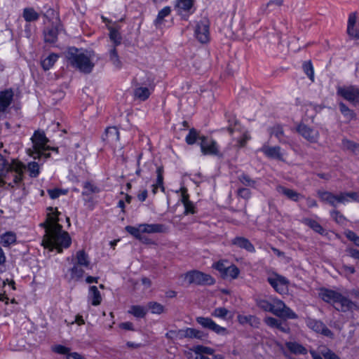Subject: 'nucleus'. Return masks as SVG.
<instances>
[{
    "label": "nucleus",
    "mask_w": 359,
    "mask_h": 359,
    "mask_svg": "<svg viewBox=\"0 0 359 359\" xmlns=\"http://www.w3.org/2000/svg\"><path fill=\"white\" fill-rule=\"evenodd\" d=\"M339 106L341 113L346 118L348 121L355 118L356 115L355 112L352 109H349L344 103L340 102Z\"/></svg>",
    "instance_id": "58836bf2"
},
{
    "label": "nucleus",
    "mask_w": 359,
    "mask_h": 359,
    "mask_svg": "<svg viewBox=\"0 0 359 359\" xmlns=\"http://www.w3.org/2000/svg\"><path fill=\"white\" fill-rule=\"evenodd\" d=\"M71 279L79 280L83 277L84 271L79 265L75 264L74 266L70 269Z\"/></svg>",
    "instance_id": "49530a36"
},
{
    "label": "nucleus",
    "mask_w": 359,
    "mask_h": 359,
    "mask_svg": "<svg viewBox=\"0 0 359 359\" xmlns=\"http://www.w3.org/2000/svg\"><path fill=\"white\" fill-rule=\"evenodd\" d=\"M196 322L200 324L203 327L209 329L218 334H224L226 332V329L213 321L210 318L197 317Z\"/></svg>",
    "instance_id": "2eb2a0df"
},
{
    "label": "nucleus",
    "mask_w": 359,
    "mask_h": 359,
    "mask_svg": "<svg viewBox=\"0 0 359 359\" xmlns=\"http://www.w3.org/2000/svg\"><path fill=\"white\" fill-rule=\"evenodd\" d=\"M285 346L291 353L296 355H306L307 353L306 348L295 341L286 342Z\"/></svg>",
    "instance_id": "7c9ffc66"
},
{
    "label": "nucleus",
    "mask_w": 359,
    "mask_h": 359,
    "mask_svg": "<svg viewBox=\"0 0 359 359\" xmlns=\"http://www.w3.org/2000/svg\"><path fill=\"white\" fill-rule=\"evenodd\" d=\"M337 95L348 101L354 106L359 104V88L356 86H339L337 90Z\"/></svg>",
    "instance_id": "9d476101"
},
{
    "label": "nucleus",
    "mask_w": 359,
    "mask_h": 359,
    "mask_svg": "<svg viewBox=\"0 0 359 359\" xmlns=\"http://www.w3.org/2000/svg\"><path fill=\"white\" fill-rule=\"evenodd\" d=\"M191 350L199 355L203 354L212 355L215 352L212 348L201 345L194 346Z\"/></svg>",
    "instance_id": "09e8293b"
},
{
    "label": "nucleus",
    "mask_w": 359,
    "mask_h": 359,
    "mask_svg": "<svg viewBox=\"0 0 359 359\" xmlns=\"http://www.w3.org/2000/svg\"><path fill=\"white\" fill-rule=\"evenodd\" d=\"M57 29L55 27L47 28L44 31V39L46 42L55 43L57 38Z\"/></svg>",
    "instance_id": "f704fd0d"
},
{
    "label": "nucleus",
    "mask_w": 359,
    "mask_h": 359,
    "mask_svg": "<svg viewBox=\"0 0 359 359\" xmlns=\"http://www.w3.org/2000/svg\"><path fill=\"white\" fill-rule=\"evenodd\" d=\"M156 172H157V179H156V183L154 185L161 188L162 191H164L163 168L161 167H158L157 168Z\"/></svg>",
    "instance_id": "13d9d810"
},
{
    "label": "nucleus",
    "mask_w": 359,
    "mask_h": 359,
    "mask_svg": "<svg viewBox=\"0 0 359 359\" xmlns=\"http://www.w3.org/2000/svg\"><path fill=\"white\" fill-rule=\"evenodd\" d=\"M171 333L174 334L175 337L179 339L187 338V335H188L187 328L183 329V330H179L175 331V332H171Z\"/></svg>",
    "instance_id": "338daca9"
},
{
    "label": "nucleus",
    "mask_w": 359,
    "mask_h": 359,
    "mask_svg": "<svg viewBox=\"0 0 359 359\" xmlns=\"http://www.w3.org/2000/svg\"><path fill=\"white\" fill-rule=\"evenodd\" d=\"M201 137V136L198 135V132L194 128H191L186 137V142L188 144H193L198 139L200 140Z\"/></svg>",
    "instance_id": "603ef678"
},
{
    "label": "nucleus",
    "mask_w": 359,
    "mask_h": 359,
    "mask_svg": "<svg viewBox=\"0 0 359 359\" xmlns=\"http://www.w3.org/2000/svg\"><path fill=\"white\" fill-rule=\"evenodd\" d=\"M232 244L246 250L248 252H254L255 249L250 241L244 237H236L232 240Z\"/></svg>",
    "instance_id": "bb28decb"
},
{
    "label": "nucleus",
    "mask_w": 359,
    "mask_h": 359,
    "mask_svg": "<svg viewBox=\"0 0 359 359\" xmlns=\"http://www.w3.org/2000/svg\"><path fill=\"white\" fill-rule=\"evenodd\" d=\"M270 133L271 135H274L276 137H278L279 139L280 142H281V138L283 136V130L281 126H276L273 127L271 129Z\"/></svg>",
    "instance_id": "680f3d73"
},
{
    "label": "nucleus",
    "mask_w": 359,
    "mask_h": 359,
    "mask_svg": "<svg viewBox=\"0 0 359 359\" xmlns=\"http://www.w3.org/2000/svg\"><path fill=\"white\" fill-rule=\"evenodd\" d=\"M58 58L57 55L50 54L41 62V66L44 70L50 69Z\"/></svg>",
    "instance_id": "37998d69"
},
{
    "label": "nucleus",
    "mask_w": 359,
    "mask_h": 359,
    "mask_svg": "<svg viewBox=\"0 0 359 359\" xmlns=\"http://www.w3.org/2000/svg\"><path fill=\"white\" fill-rule=\"evenodd\" d=\"M268 281L277 292L284 294L287 291L288 281L284 277L276 276L269 278Z\"/></svg>",
    "instance_id": "6ab92c4d"
},
{
    "label": "nucleus",
    "mask_w": 359,
    "mask_h": 359,
    "mask_svg": "<svg viewBox=\"0 0 359 359\" xmlns=\"http://www.w3.org/2000/svg\"><path fill=\"white\" fill-rule=\"evenodd\" d=\"M331 216L337 223H343L345 220V217L337 210L332 211Z\"/></svg>",
    "instance_id": "69168bd1"
},
{
    "label": "nucleus",
    "mask_w": 359,
    "mask_h": 359,
    "mask_svg": "<svg viewBox=\"0 0 359 359\" xmlns=\"http://www.w3.org/2000/svg\"><path fill=\"white\" fill-rule=\"evenodd\" d=\"M31 140L33 146L32 148L27 149V154L34 159L40 158L42 156H44L46 158H49L50 156V153H46L49 150L57 152V148L50 147L47 145L48 140L43 132L35 131Z\"/></svg>",
    "instance_id": "39448f33"
},
{
    "label": "nucleus",
    "mask_w": 359,
    "mask_h": 359,
    "mask_svg": "<svg viewBox=\"0 0 359 359\" xmlns=\"http://www.w3.org/2000/svg\"><path fill=\"white\" fill-rule=\"evenodd\" d=\"M184 215H189V214H194L195 213V207L194 204L191 202L187 203L184 205Z\"/></svg>",
    "instance_id": "774afa93"
},
{
    "label": "nucleus",
    "mask_w": 359,
    "mask_h": 359,
    "mask_svg": "<svg viewBox=\"0 0 359 359\" xmlns=\"http://www.w3.org/2000/svg\"><path fill=\"white\" fill-rule=\"evenodd\" d=\"M53 351L59 354L65 355V359H85V357L76 352H71L68 347L57 345Z\"/></svg>",
    "instance_id": "393cba45"
},
{
    "label": "nucleus",
    "mask_w": 359,
    "mask_h": 359,
    "mask_svg": "<svg viewBox=\"0 0 359 359\" xmlns=\"http://www.w3.org/2000/svg\"><path fill=\"white\" fill-rule=\"evenodd\" d=\"M297 131L302 137L311 143L318 142L320 137L319 131L316 128L304 123H301L297 127Z\"/></svg>",
    "instance_id": "f8f14e48"
},
{
    "label": "nucleus",
    "mask_w": 359,
    "mask_h": 359,
    "mask_svg": "<svg viewBox=\"0 0 359 359\" xmlns=\"http://www.w3.org/2000/svg\"><path fill=\"white\" fill-rule=\"evenodd\" d=\"M239 182L245 187L256 188L257 182L246 174H242L238 177Z\"/></svg>",
    "instance_id": "c03bdc74"
},
{
    "label": "nucleus",
    "mask_w": 359,
    "mask_h": 359,
    "mask_svg": "<svg viewBox=\"0 0 359 359\" xmlns=\"http://www.w3.org/2000/svg\"><path fill=\"white\" fill-rule=\"evenodd\" d=\"M276 190L280 194L285 196L288 199L294 202H297L299 199L303 198V196L297 191L285 187L278 186Z\"/></svg>",
    "instance_id": "b1692460"
},
{
    "label": "nucleus",
    "mask_w": 359,
    "mask_h": 359,
    "mask_svg": "<svg viewBox=\"0 0 359 359\" xmlns=\"http://www.w3.org/2000/svg\"><path fill=\"white\" fill-rule=\"evenodd\" d=\"M23 17L27 22H33L39 19V15L33 8H27L23 11Z\"/></svg>",
    "instance_id": "a19ab883"
},
{
    "label": "nucleus",
    "mask_w": 359,
    "mask_h": 359,
    "mask_svg": "<svg viewBox=\"0 0 359 359\" xmlns=\"http://www.w3.org/2000/svg\"><path fill=\"white\" fill-rule=\"evenodd\" d=\"M83 187L85 189V191L83 192V194H89L90 193H95L97 192V187L93 185L90 182H85Z\"/></svg>",
    "instance_id": "0e129e2a"
},
{
    "label": "nucleus",
    "mask_w": 359,
    "mask_h": 359,
    "mask_svg": "<svg viewBox=\"0 0 359 359\" xmlns=\"http://www.w3.org/2000/svg\"><path fill=\"white\" fill-rule=\"evenodd\" d=\"M152 88L140 86L135 88L134 95L135 98L144 101L149 97Z\"/></svg>",
    "instance_id": "473e14b6"
},
{
    "label": "nucleus",
    "mask_w": 359,
    "mask_h": 359,
    "mask_svg": "<svg viewBox=\"0 0 359 359\" xmlns=\"http://www.w3.org/2000/svg\"><path fill=\"white\" fill-rule=\"evenodd\" d=\"M310 353L313 359H340L334 353L327 348L321 350L319 353L314 351H311Z\"/></svg>",
    "instance_id": "c85d7f7f"
},
{
    "label": "nucleus",
    "mask_w": 359,
    "mask_h": 359,
    "mask_svg": "<svg viewBox=\"0 0 359 359\" xmlns=\"http://www.w3.org/2000/svg\"><path fill=\"white\" fill-rule=\"evenodd\" d=\"M319 295L323 301L332 304L338 311L346 312L357 309V305L353 302L337 291L322 289Z\"/></svg>",
    "instance_id": "20e7f679"
},
{
    "label": "nucleus",
    "mask_w": 359,
    "mask_h": 359,
    "mask_svg": "<svg viewBox=\"0 0 359 359\" xmlns=\"http://www.w3.org/2000/svg\"><path fill=\"white\" fill-rule=\"evenodd\" d=\"M346 237L352 241L355 245L359 247V236L351 230H346L344 232Z\"/></svg>",
    "instance_id": "4d7b16f0"
},
{
    "label": "nucleus",
    "mask_w": 359,
    "mask_h": 359,
    "mask_svg": "<svg viewBox=\"0 0 359 359\" xmlns=\"http://www.w3.org/2000/svg\"><path fill=\"white\" fill-rule=\"evenodd\" d=\"M306 324L309 329L317 333H321L330 338H333L334 337L332 332L320 320L307 317L306 318Z\"/></svg>",
    "instance_id": "ddd939ff"
},
{
    "label": "nucleus",
    "mask_w": 359,
    "mask_h": 359,
    "mask_svg": "<svg viewBox=\"0 0 359 359\" xmlns=\"http://www.w3.org/2000/svg\"><path fill=\"white\" fill-rule=\"evenodd\" d=\"M126 230L134 237L140 238L142 233L141 224H140L137 227L127 226H126Z\"/></svg>",
    "instance_id": "6e6d98bb"
},
{
    "label": "nucleus",
    "mask_w": 359,
    "mask_h": 359,
    "mask_svg": "<svg viewBox=\"0 0 359 359\" xmlns=\"http://www.w3.org/2000/svg\"><path fill=\"white\" fill-rule=\"evenodd\" d=\"M230 122V121H229ZM228 130L230 134H233L236 131H240L241 133V137L237 138V144L238 147H243L245 146L247 142L250 139V135L248 134L247 131H241V127L238 122L236 120L234 121L233 125L229 123V126L228 127Z\"/></svg>",
    "instance_id": "aec40b11"
},
{
    "label": "nucleus",
    "mask_w": 359,
    "mask_h": 359,
    "mask_svg": "<svg viewBox=\"0 0 359 359\" xmlns=\"http://www.w3.org/2000/svg\"><path fill=\"white\" fill-rule=\"evenodd\" d=\"M303 222L316 232L320 234L323 233L324 229L318 222L311 219L306 218L303 219Z\"/></svg>",
    "instance_id": "79ce46f5"
},
{
    "label": "nucleus",
    "mask_w": 359,
    "mask_h": 359,
    "mask_svg": "<svg viewBox=\"0 0 359 359\" xmlns=\"http://www.w3.org/2000/svg\"><path fill=\"white\" fill-rule=\"evenodd\" d=\"M25 165L17 161L13 160L8 165L7 168L0 173V187L13 188L18 186L23 179Z\"/></svg>",
    "instance_id": "7ed1b4c3"
},
{
    "label": "nucleus",
    "mask_w": 359,
    "mask_h": 359,
    "mask_svg": "<svg viewBox=\"0 0 359 359\" xmlns=\"http://www.w3.org/2000/svg\"><path fill=\"white\" fill-rule=\"evenodd\" d=\"M229 313V310L224 307H219L215 309L212 313V316L216 318H220L224 319Z\"/></svg>",
    "instance_id": "864d4df0"
},
{
    "label": "nucleus",
    "mask_w": 359,
    "mask_h": 359,
    "mask_svg": "<svg viewBox=\"0 0 359 359\" xmlns=\"http://www.w3.org/2000/svg\"><path fill=\"white\" fill-rule=\"evenodd\" d=\"M318 196L321 201L328 203L332 207H337L339 203L346 204L351 201H359L358 192H340L334 194L330 191H318Z\"/></svg>",
    "instance_id": "423d86ee"
},
{
    "label": "nucleus",
    "mask_w": 359,
    "mask_h": 359,
    "mask_svg": "<svg viewBox=\"0 0 359 359\" xmlns=\"http://www.w3.org/2000/svg\"><path fill=\"white\" fill-rule=\"evenodd\" d=\"M264 321L269 327L271 328H276L285 333H288L290 332L289 326L282 320L273 317H266Z\"/></svg>",
    "instance_id": "5701e85b"
},
{
    "label": "nucleus",
    "mask_w": 359,
    "mask_h": 359,
    "mask_svg": "<svg viewBox=\"0 0 359 359\" xmlns=\"http://www.w3.org/2000/svg\"><path fill=\"white\" fill-rule=\"evenodd\" d=\"M147 308L151 311V312L154 314H161L164 313L165 308L164 306L156 302H150L147 304Z\"/></svg>",
    "instance_id": "a18cd8bd"
},
{
    "label": "nucleus",
    "mask_w": 359,
    "mask_h": 359,
    "mask_svg": "<svg viewBox=\"0 0 359 359\" xmlns=\"http://www.w3.org/2000/svg\"><path fill=\"white\" fill-rule=\"evenodd\" d=\"M102 140L114 147V153L119 156H123L122 147L118 144L119 132L116 127H108L102 135Z\"/></svg>",
    "instance_id": "1a4fd4ad"
},
{
    "label": "nucleus",
    "mask_w": 359,
    "mask_h": 359,
    "mask_svg": "<svg viewBox=\"0 0 359 359\" xmlns=\"http://www.w3.org/2000/svg\"><path fill=\"white\" fill-rule=\"evenodd\" d=\"M200 147L204 155H217L219 153L217 143L215 140L205 136L200 137Z\"/></svg>",
    "instance_id": "4468645a"
},
{
    "label": "nucleus",
    "mask_w": 359,
    "mask_h": 359,
    "mask_svg": "<svg viewBox=\"0 0 359 359\" xmlns=\"http://www.w3.org/2000/svg\"><path fill=\"white\" fill-rule=\"evenodd\" d=\"M32 177H36L40 173V167L36 162H30L25 166Z\"/></svg>",
    "instance_id": "de8ad7c7"
},
{
    "label": "nucleus",
    "mask_w": 359,
    "mask_h": 359,
    "mask_svg": "<svg viewBox=\"0 0 359 359\" xmlns=\"http://www.w3.org/2000/svg\"><path fill=\"white\" fill-rule=\"evenodd\" d=\"M347 32L351 38L359 39V22H357L356 15L353 13L348 18Z\"/></svg>",
    "instance_id": "4be33fe9"
},
{
    "label": "nucleus",
    "mask_w": 359,
    "mask_h": 359,
    "mask_svg": "<svg viewBox=\"0 0 359 359\" xmlns=\"http://www.w3.org/2000/svg\"><path fill=\"white\" fill-rule=\"evenodd\" d=\"M142 233H163L166 231V227L161 224H142Z\"/></svg>",
    "instance_id": "a878e982"
},
{
    "label": "nucleus",
    "mask_w": 359,
    "mask_h": 359,
    "mask_svg": "<svg viewBox=\"0 0 359 359\" xmlns=\"http://www.w3.org/2000/svg\"><path fill=\"white\" fill-rule=\"evenodd\" d=\"M237 194L245 200H248L251 197V191L248 188H239L237 191Z\"/></svg>",
    "instance_id": "e2e57ef3"
},
{
    "label": "nucleus",
    "mask_w": 359,
    "mask_h": 359,
    "mask_svg": "<svg viewBox=\"0 0 359 359\" xmlns=\"http://www.w3.org/2000/svg\"><path fill=\"white\" fill-rule=\"evenodd\" d=\"M194 0H177L175 10L183 18L188 17L194 12Z\"/></svg>",
    "instance_id": "dca6fc26"
},
{
    "label": "nucleus",
    "mask_w": 359,
    "mask_h": 359,
    "mask_svg": "<svg viewBox=\"0 0 359 359\" xmlns=\"http://www.w3.org/2000/svg\"><path fill=\"white\" fill-rule=\"evenodd\" d=\"M109 38L111 41L114 43V46L121 44V36L118 31L114 28H109Z\"/></svg>",
    "instance_id": "3c124183"
},
{
    "label": "nucleus",
    "mask_w": 359,
    "mask_h": 359,
    "mask_svg": "<svg viewBox=\"0 0 359 359\" xmlns=\"http://www.w3.org/2000/svg\"><path fill=\"white\" fill-rule=\"evenodd\" d=\"M237 318L238 323L243 325L249 324L252 327H258L260 324L259 319L252 315L244 316L239 314Z\"/></svg>",
    "instance_id": "cd10ccee"
},
{
    "label": "nucleus",
    "mask_w": 359,
    "mask_h": 359,
    "mask_svg": "<svg viewBox=\"0 0 359 359\" xmlns=\"http://www.w3.org/2000/svg\"><path fill=\"white\" fill-rule=\"evenodd\" d=\"M260 151L269 158L283 161L285 152L278 146L271 147L265 144L262 147Z\"/></svg>",
    "instance_id": "a211bd4d"
},
{
    "label": "nucleus",
    "mask_w": 359,
    "mask_h": 359,
    "mask_svg": "<svg viewBox=\"0 0 359 359\" xmlns=\"http://www.w3.org/2000/svg\"><path fill=\"white\" fill-rule=\"evenodd\" d=\"M47 218L41 226L45 228V235L42 241V245L50 250H56L57 252H62L63 248H68L72 243L69 233L62 230V226L59 222L60 212L57 208L49 207L47 208Z\"/></svg>",
    "instance_id": "f257e3e1"
},
{
    "label": "nucleus",
    "mask_w": 359,
    "mask_h": 359,
    "mask_svg": "<svg viewBox=\"0 0 359 359\" xmlns=\"http://www.w3.org/2000/svg\"><path fill=\"white\" fill-rule=\"evenodd\" d=\"M147 310L142 306L133 305L131 306L128 313L133 315L136 318H144L147 314Z\"/></svg>",
    "instance_id": "e433bc0d"
},
{
    "label": "nucleus",
    "mask_w": 359,
    "mask_h": 359,
    "mask_svg": "<svg viewBox=\"0 0 359 359\" xmlns=\"http://www.w3.org/2000/svg\"><path fill=\"white\" fill-rule=\"evenodd\" d=\"M257 306L264 311L271 312L272 309V300L270 302L265 299H257Z\"/></svg>",
    "instance_id": "8fccbe9b"
},
{
    "label": "nucleus",
    "mask_w": 359,
    "mask_h": 359,
    "mask_svg": "<svg viewBox=\"0 0 359 359\" xmlns=\"http://www.w3.org/2000/svg\"><path fill=\"white\" fill-rule=\"evenodd\" d=\"M195 34L201 43H206L209 40V23L203 20L198 22L195 29Z\"/></svg>",
    "instance_id": "f3484780"
},
{
    "label": "nucleus",
    "mask_w": 359,
    "mask_h": 359,
    "mask_svg": "<svg viewBox=\"0 0 359 359\" xmlns=\"http://www.w3.org/2000/svg\"><path fill=\"white\" fill-rule=\"evenodd\" d=\"M67 58L71 66L84 74H90L95 65L94 53L90 51L69 48Z\"/></svg>",
    "instance_id": "f03ea898"
},
{
    "label": "nucleus",
    "mask_w": 359,
    "mask_h": 359,
    "mask_svg": "<svg viewBox=\"0 0 359 359\" xmlns=\"http://www.w3.org/2000/svg\"><path fill=\"white\" fill-rule=\"evenodd\" d=\"M13 96L14 93L12 89L0 91V114L7 111L13 101Z\"/></svg>",
    "instance_id": "412c9836"
},
{
    "label": "nucleus",
    "mask_w": 359,
    "mask_h": 359,
    "mask_svg": "<svg viewBox=\"0 0 359 359\" xmlns=\"http://www.w3.org/2000/svg\"><path fill=\"white\" fill-rule=\"evenodd\" d=\"M224 279H235L239 275L240 271L234 264H229L227 261H219L213 264Z\"/></svg>",
    "instance_id": "6e6552de"
},
{
    "label": "nucleus",
    "mask_w": 359,
    "mask_h": 359,
    "mask_svg": "<svg viewBox=\"0 0 359 359\" xmlns=\"http://www.w3.org/2000/svg\"><path fill=\"white\" fill-rule=\"evenodd\" d=\"M171 13V8L165 6L158 13L154 24L157 28H161L164 23L165 18L168 17Z\"/></svg>",
    "instance_id": "c756f323"
},
{
    "label": "nucleus",
    "mask_w": 359,
    "mask_h": 359,
    "mask_svg": "<svg viewBox=\"0 0 359 359\" xmlns=\"http://www.w3.org/2000/svg\"><path fill=\"white\" fill-rule=\"evenodd\" d=\"M303 69L305 74L309 76V78L313 81L314 80V72L313 67L311 62H304L303 64Z\"/></svg>",
    "instance_id": "5fc2aeb1"
},
{
    "label": "nucleus",
    "mask_w": 359,
    "mask_h": 359,
    "mask_svg": "<svg viewBox=\"0 0 359 359\" xmlns=\"http://www.w3.org/2000/svg\"><path fill=\"white\" fill-rule=\"evenodd\" d=\"M187 338L202 339L203 337V333L201 331L194 328H187Z\"/></svg>",
    "instance_id": "bf43d9fd"
},
{
    "label": "nucleus",
    "mask_w": 359,
    "mask_h": 359,
    "mask_svg": "<svg viewBox=\"0 0 359 359\" xmlns=\"http://www.w3.org/2000/svg\"><path fill=\"white\" fill-rule=\"evenodd\" d=\"M76 264L80 266L88 268L90 265V259L84 250H79L76 254Z\"/></svg>",
    "instance_id": "72a5a7b5"
},
{
    "label": "nucleus",
    "mask_w": 359,
    "mask_h": 359,
    "mask_svg": "<svg viewBox=\"0 0 359 359\" xmlns=\"http://www.w3.org/2000/svg\"><path fill=\"white\" fill-rule=\"evenodd\" d=\"M185 278L190 284L213 285L215 279L209 274L198 271H192L186 273Z\"/></svg>",
    "instance_id": "9b49d317"
},
{
    "label": "nucleus",
    "mask_w": 359,
    "mask_h": 359,
    "mask_svg": "<svg viewBox=\"0 0 359 359\" xmlns=\"http://www.w3.org/2000/svg\"><path fill=\"white\" fill-rule=\"evenodd\" d=\"M342 148L343 149L349 151L356 155L359 154V144L347 139H344L342 140Z\"/></svg>",
    "instance_id": "c9c22d12"
},
{
    "label": "nucleus",
    "mask_w": 359,
    "mask_h": 359,
    "mask_svg": "<svg viewBox=\"0 0 359 359\" xmlns=\"http://www.w3.org/2000/svg\"><path fill=\"white\" fill-rule=\"evenodd\" d=\"M271 307V313L278 317L287 319H297L298 318V316L290 308L278 299H272Z\"/></svg>",
    "instance_id": "0eeeda50"
},
{
    "label": "nucleus",
    "mask_w": 359,
    "mask_h": 359,
    "mask_svg": "<svg viewBox=\"0 0 359 359\" xmlns=\"http://www.w3.org/2000/svg\"><path fill=\"white\" fill-rule=\"evenodd\" d=\"M109 60L112 65L117 69H121L122 67V62L118 55L115 46L109 50Z\"/></svg>",
    "instance_id": "4c0bfd02"
},
{
    "label": "nucleus",
    "mask_w": 359,
    "mask_h": 359,
    "mask_svg": "<svg viewBox=\"0 0 359 359\" xmlns=\"http://www.w3.org/2000/svg\"><path fill=\"white\" fill-rule=\"evenodd\" d=\"M15 234L12 232H6L1 236V243L5 247L11 245L15 243Z\"/></svg>",
    "instance_id": "ea45409f"
},
{
    "label": "nucleus",
    "mask_w": 359,
    "mask_h": 359,
    "mask_svg": "<svg viewBox=\"0 0 359 359\" xmlns=\"http://www.w3.org/2000/svg\"><path fill=\"white\" fill-rule=\"evenodd\" d=\"M88 299L93 306H98L101 304L102 297L96 286H90L89 288Z\"/></svg>",
    "instance_id": "2f4dec72"
},
{
    "label": "nucleus",
    "mask_w": 359,
    "mask_h": 359,
    "mask_svg": "<svg viewBox=\"0 0 359 359\" xmlns=\"http://www.w3.org/2000/svg\"><path fill=\"white\" fill-rule=\"evenodd\" d=\"M48 194L52 199H55L58 198L60 195L66 194L67 191L60 189H48Z\"/></svg>",
    "instance_id": "052dcab7"
}]
</instances>
